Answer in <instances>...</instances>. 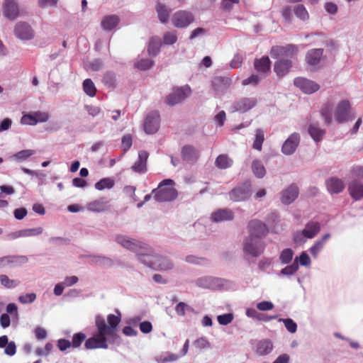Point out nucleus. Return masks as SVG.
<instances>
[{
    "mask_svg": "<svg viewBox=\"0 0 363 363\" xmlns=\"http://www.w3.org/2000/svg\"><path fill=\"white\" fill-rule=\"evenodd\" d=\"M116 314H108L106 319L101 315L95 316L96 332L94 335L86 340V335L82 332L75 333L71 342L74 348H78L85 341L86 350L108 348L109 344H114L119 338L118 327L121 321V313L116 310Z\"/></svg>",
    "mask_w": 363,
    "mask_h": 363,
    "instance_id": "f257e3e1",
    "label": "nucleus"
},
{
    "mask_svg": "<svg viewBox=\"0 0 363 363\" xmlns=\"http://www.w3.org/2000/svg\"><path fill=\"white\" fill-rule=\"evenodd\" d=\"M249 238L245 242L244 251L253 257L259 256L264 246L260 239L268 233L267 225L262 221L255 219L248 223Z\"/></svg>",
    "mask_w": 363,
    "mask_h": 363,
    "instance_id": "f03ea898",
    "label": "nucleus"
},
{
    "mask_svg": "<svg viewBox=\"0 0 363 363\" xmlns=\"http://www.w3.org/2000/svg\"><path fill=\"white\" fill-rule=\"evenodd\" d=\"M174 182L167 179L161 182L158 187L152 192L154 199L159 202L171 201L177 197V191L174 188Z\"/></svg>",
    "mask_w": 363,
    "mask_h": 363,
    "instance_id": "7ed1b4c3",
    "label": "nucleus"
},
{
    "mask_svg": "<svg viewBox=\"0 0 363 363\" xmlns=\"http://www.w3.org/2000/svg\"><path fill=\"white\" fill-rule=\"evenodd\" d=\"M116 241L123 247L134 251L137 253L140 262L145 257L146 252H150L151 250L145 244L138 240L130 238L125 235H118L116 237Z\"/></svg>",
    "mask_w": 363,
    "mask_h": 363,
    "instance_id": "20e7f679",
    "label": "nucleus"
},
{
    "mask_svg": "<svg viewBox=\"0 0 363 363\" xmlns=\"http://www.w3.org/2000/svg\"><path fill=\"white\" fill-rule=\"evenodd\" d=\"M148 252H146L141 262L155 270L167 271L172 269L173 264L169 259L163 257L152 255Z\"/></svg>",
    "mask_w": 363,
    "mask_h": 363,
    "instance_id": "39448f33",
    "label": "nucleus"
},
{
    "mask_svg": "<svg viewBox=\"0 0 363 363\" xmlns=\"http://www.w3.org/2000/svg\"><path fill=\"white\" fill-rule=\"evenodd\" d=\"M194 21V16L191 12L186 10L176 11L171 18L172 25L177 28H184L189 26Z\"/></svg>",
    "mask_w": 363,
    "mask_h": 363,
    "instance_id": "423d86ee",
    "label": "nucleus"
},
{
    "mask_svg": "<svg viewBox=\"0 0 363 363\" xmlns=\"http://www.w3.org/2000/svg\"><path fill=\"white\" fill-rule=\"evenodd\" d=\"M320 230V224L316 221H310L306 225L305 228L301 231H297L294 237L295 242H303V238H306L308 239L313 238Z\"/></svg>",
    "mask_w": 363,
    "mask_h": 363,
    "instance_id": "0eeeda50",
    "label": "nucleus"
},
{
    "mask_svg": "<svg viewBox=\"0 0 363 363\" xmlns=\"http://www.w3.org/2000/svg\"><path fill=\"white\" fill-rule=\"evenodd\" d=\"M191 94V89L188 86L177 88L165 99V103L169 106L176 105L184 100Z\"/></svg>",
    "mask_w": 363,
    "mask_h": 363,
    "instance_id": "6e6552de",
    "label": "nucleus"
},
{
    "mask_svg": "<svg viewBox=\"0 0 363 363\" xmlns=\"http://www.w3.org/2000/svg\"><path fill=\"white\" fill-rule=\"evenodd\" d=\"M49 118L50 115L47 112L33 111L24 114L21 119V122L24 125H35L38 123L46 122Z\"/></svg>",
    "mask_w": 363,
    "mask_h": 363,
    "instance_id": "1a4fd4ad",
    "label": "nucleus"
},
{
    "mask_svg": "<svg viewBox=\"0 0 363 363\" xmlns=\"http://www.w3.org/2000/svg\"><path fill=\"white\" fill-rule=\"evenodd\" d=\"M160 117L158 111L150 113L144 123V130L148 134L156 133L160 127Z\"/></svg>",
    "mask_w": 363,
    "mask_h": 363,
    "instance_id": "9d476101",
    "label": "nucleus"
},
{
    "mask_svg": "<svg viewBox=\"0 0 363 363\" xmlns=\"http://www.w3.org/2000/svg\"><path fill=\"white\" fill-rule=\"evenodd\" d=\"M14 34L22 40H30L34 37V31L31 26L26 22H18L16 24Z\"/></svg>",
    "mask_w": 363,
    "mask_h": 363,
    "instance_id": "9b49d317",
    "label": "nucleus"
},
{
    "mask_svg": "<svg viewBox=\"0 0 363 363\" xmlns=\"http://www.w3.org/2000/svg\"><path fill=\"white\" fill-rule=\"evenodd\" d=\"M230 199L234 202L247 200L250 196V185L245 184L234 188L229 193Z\"/></svg>",
    "mask_w": 363,
    "mask_h": 363,
    "instance_id": "f8f14e48",
    "label": "nucleus"
},
{
    "mask_svg": "<svg viewBox=\"0 0 363 363\" xmlns=\"http://www.w3.org/2000/svg\"><path fill=\"white\" fill-rule=\"evenodd\" d=\"M350 104L347 100L340 101L335 110V119L338 123H342L349 120Z\"/></svg>",
    "mask_w": 363,
    "mask_h": 363,
    "instance_id": "ddd939ff",
    "label": "nucleus"
},
{
    "mask_svg": "<svg viewBox=\"0 0 363 363\" xmlns=\"http://www.w3.org/2000/svg\"><path fill=\"white\" fill-rule=\"evenodd\" d=\"M300 143V135L297 133L291 134L284 141L281 147V152L286 155H292Z\"/></svg>",
    "mask_w": 363,
    "mask_h": 363,
    "instance_id": "4468645a",
    "label": "nucleus"
},
{
    "mask_svg": "<svg viewBox=\"0 0 363 363\" xmlns=\"http://www.w3.org/2000/svg\"><path fill=\"white\" fill-rule=\"evenodd\" d=\"M3 15L5 18L13 21L21 16L18 4L15 1H6L2 6Z\"/></svg>",
    "mask_w": 363,
    "mask_h": 363,
    "instance_id": "2eb2a0df",
    "label": "nucleus"
},
{
    "mask_svg": "<svg viewBox=\"0 0 363 363\" xmlns=\"http://www.w3.org/2000/svg\"><path fill=\"white\" fill-rule=\"evenodd\" d=\"M294 85L306 94H312L320 89V86L309 79L303 77H297L294 79Z\"/></svg>",
    "mask_w": 363,
    "mask_h": 363,
    "instance_id": "dca6fc26",
    "label": "nucleus"
},
{
    "mask_svg": "<svg viewBox=\"0 0 363 363\" xmlns=\"http://www.w3.org/2000/svg\"><path fill=\"white\" fill-rule=\"evenodd\" d=\"M181 156L184 161L189 164H194L199 158V152L193 145H184L181 150Z\"/></svg>",
    "mask_w": 363,
    "mask_h": 363,
    "instance_id": "f3484780",
    "label": "nucleus"
},
{
    "mask_svg": "<svg viewBox=\"0 0 363 363\" xmlns=\"http://www.w3.org/2000/svg\"><path fill=\"white\" fill-rule=\"evenodd\" d=\"M120 21L119 16L116 14L106 15L101 18L100 26L104 31L110 32L118 27Z\"/></svg>",
    "mask_w": 363,
    "mask_h": 363,
    "instance_id": "a211bd4d",
    "label": "nucleus"
},
{
    "mask_svg": "<svg viewBox=\"0 0 363 363\" xmlns=\"http://www.w3.org/2000/svg\"><path fill=\"white\" fill-rule=\"evenodd\" d=\"M86 208L89 211L96 213L106 211L110 208L109 201L105 197H101L89 202Z\"/></svg>",
    "mask_w": 363,
    "mask_h": 363,
    "instance_id": "6ab92c4d",
    "label": "nucleus"
},
{
    "mask_svg": "<svg viewBox=\"0 0 363 363\" xmlns=\"http://www.w3.org/2000/svg\"><path fill=\"white\" fill-rule=\"evenodd\" d=\"M254 67L257 73L266 77L270 72L271 62L267 56H264L254 61Z\"/></svg>",
    "mask_w": 363,
    "mask_h": 363,
    "instance_id": "aec40b11",
    "label": "nucleus"
},
{
    "mask_svg": "<svg viewBox=\"0 0 363 363\" xmlns=\"http://www.w3.org/2000/svg\"><path fill=\"white\" fill-rule=\"evenodd\" d=\"M149 154L147 151L141 150L138 152V159L131 167L133 172L139 174L145 173L147 170V160Z\"/></svg>",
    "mask_w": 363,
    "mask_h": 363,
    "instance_id": "412c9836",
    "label": "nucleus"
},
{
    "mask_svg": "<svg viewBox=\"0 0 363 363\" xmlns=\"http://www.w3.org/2000/svg\"><path fill=\"white\" fill-rule=\"evenodd\" d=\"M257 104V99L255 98H242L235 102L233 108L235 111L242 113L247 112Z\"/></svg>",
    "mask_w": 363,
    "mask_h": 363,
    "instance_id": "4be33fe9",
    "label": "nucleus"
},
{
    "mask_svg": "<svg viewBox=\"0 0 363 363\" xmlns=\"http://www.w3.org/2000/svg\"><path fill=\"white\" fill-rule=\"evenodd\" d=\"M326 186L330 194H339L343 191L345 185L342 179L333 177L326 181Z\"/></svg>",
    "mask_w": 363,
    "mask_h": 363,
    "instance_id": "5701e85b",
    "label": "nucleus"
},
{
    "mask_svg": "<svg viewBox=\"0 0 363 363\" xmlns=\"http://www.w3.org/2000/svg\"><path fill=\"white\" fill-rule=\"evenodd\" d=\"M348 191L354 200L362 199L363 198V184L357 180L351 182L348 185Z\"/></svg>",
    "mask_w": 363,
    "mask_h": 363,
    "instance_id": "b1692460",
    "label": "nucleus"
},
{
    "mask_svg": "<svg viewBox=\"0 0 363 363\" xmlns=\"http://www.w3.org/2000/svg\"><path fill=\"white\" fill-rule=\"evenodd\" d=\"M298 195V189L296 185L291 184L281 194V202L285 204L291 203Z\"/></svg>",
    "mask_w": 363,
    "mask_h": 363,
    "instance_id": "393cba45",
    "label": "nucleus"
},
{
    "mask_svg": "<svg viewBox=\"0 0 363 363\" xmlns=\"http://www.w3.org/2000/svg\"><path fill=\"white\" fill-rule=\"evenodd\" d=\"M233 218L234 213L230 209H218L211 214V219L215 222L231 220Z\"/></svg>",
    "mask_w": 363,
    "mask_h": 363,
    "instance_id": "a878e982",
    "label": "nucleus"
},
{
    "mask_svg": "<svg viewBox=\"0 0 363 363\" xmlns=\"http://www.w3.org/2000/svg\"><path fill=\"white\" fill-rule=\"evenodd\" d=\"M255 352L258 355L263 356L269 354L272 349L273 345L269 340H261L256 342Z\"/></svg>",
    "mask_w": 363,
    "mask_h": 363,
    "instance_id": "bb28decb",
    "label": "nucleus"
},
{
    "mask_svg": "<svg viewBox=\"0 0 363 363\" xmlns=\"http://www.w3.org/2000/svg\"><path fill=\"white\" fill-rule=\"evenodd\" d=\"M291 67V61L288 60H281L274 64V72L279 77L286 75Z\"/></svg>",
    "mask_w": 363,
    "mask_h": 363,
    "instance_id": "cd10ccee",
    "label": "nucleus"
},
{
    "mask_svg": "<svg viewBox=\"0 0 363 363\" xmlns=\"http://www.w3.org/2000/svg\"><path fill=\"white\" fill-rule=\"evenodd\" d=\"M323 50L316 48L311 50L306 55V62L310 65H315L319 63L323 56Z\"/></svg>",
    "mask_w": 363,
    "mask_h": 363,
    "instance_id": "c85d7f7f",
    "label": "nucleus"
},
{
    "mask_svg": "<svg viewBox=\"0 0 363 363\" xmlns=\"http://www.w3.org/2000/svg\"><path fill=\"white\" fill-rule=\"evenodd\" d=\"M26 262H27V258L24 256H5L0 257V267L16 265Z\"/></svg>",
    "mask_w": 363,
    "mask_h": 363,
    "instance_id": "c756f323",
    "label": "nucleus"
},
{
    "mask_svg": "<svg viewBox=\"0 0 363 363\" xmlns=\"http://www.w3.org/2000/svg\"><path fill=\"white\" fill-rule=\"evenodd\" d=\"M308 133L314 141L318 143L323 140L325 134V130L324 129H321L316 124H311L308 126Z\"/></svg>",
    "mask_w": 363,
    "mask_h": 363,
    "instance_id": "7c9ffc66",
    "label": "nucleus"
},
{
    "mask_svg": "<svg viewBox=\"0 0 363 363\" xmlns=\"http://www.w3.org/2000/svg\"><path fill=\"white\" fill-rule=\"evenodd\" d=\"M233 160L225 154L219 155L215 161V164L218 169H224L233 165Z\"/></svg>",
    "mask_w": 363,
    "mask_h": 363,
    "instance_id": "2f4dec72",
    "label": "nucleus"
},
{
    "mask_svg": "<svg viewBox=\"0 0 363 363\" xmlns=\"http://www.w3.org/2000/svg\"><path fill=\"white\" fill-rule=\"evenodd\" d=\"M156 11L160 21L162 23H165L168 21L170 11L164 4L160 2L157 3L156 6Z\"/></svg>",
    "mask_w": 363,
    "mask_h": 363,
    "instance_id": "473e14b6",
    "label": "nucleus"
},
{
    "mask_svg": "<svg viewBox=\"0 0 363 363\" xmlns=\"http://www.w3.org/2000/svg\"><path fill=\"white\" fill-rule=\"evenodd\" d=\"M252 169L254 174L258 178H262L266 174V169L262 162L259 160H255L252 162Z\"/></svg>",
    "mask_w": 363,
    "mask_h": 363,
    "instance_id": "72a5a7b5",
    "label": "nucleus"
},
{
    "mask_svg": "<svg viewBox=\"0 0 363 363\" xmlns=\"http://www.w3.org/2000/svg\"><path fill=\"white\" fill-rule=\"evenodd\" d=\"M264 141V131L262 129H257L255 131V140L253 142L252 147L258 151H261Z\"/></svg>",
    "mask_w": 363,
    "mask_h": 363,
    "instance_id": "f704fd0d",
    "label": "nucleus"
},
{
    "mask_svg": "<svg viewBox=\"0 0 363 363\" xmlns=\"http://www.w3.org/2000/svg\"><path fill=\"white\" fill-rule=\"evenodd\" d=\"M332 110L333 104L330 103L326 104L320 111L322 117L323 118L326 124L330 125L332 123Z\"/></svg>",
    "mask_w": 363,
    "mask_h": 363,
    "instance_id": "c9c22d12",
    "label": "nucleus"
},
{
    "mask_svg": "<svg viewBox=\"0 0 363 363\" xmlns=\"http://www.w3.org/2000/svg\"><path fill=\"white\" fill-rule=\"evenodd\" d=\"M83 90L90 97H94L96 93V88L91 79L83 82Z\"/></svg>",
    "mask_w": 363,
    "mask_h": 363,
    "instance_id": "e433bc0d",
    "label": "nucleus"
},
{
    "mask_svg": "<svg viewBox=\"0 0 363 363\" xmlns=\"http://www.w3.org/2000/svg\"><path fill=\"white\" fill-rule=\"evenodd\" d=\"M95 188L101 191L105 189H111L114 186V181L111 178H104L95 184Z\"/></svg>",
    "mask_w": 363,
    "mask_h": 363,
    "instance_id": "4c0bfd02",
    "label": "nucleus"
},
{
    "mask_svg": "<svg viewBox=\"0 0 363 363\" xmlns=\"http://www.w3.org/2000/svg\"><path fill=\"white\" fill-rule=\"evenodd\" d=\"M0 283L2 286L7 289H12L18 285L19 281L11 279L5 274L0 275Z\"/></svg>",
    "mask_w": 363,
    "mask_h": 363,
    "instance_id": "58836bf2",
    "label": "nucleus"
},
{
    "mask_svg": "<svg viewBox=\"0 0 363 363\" xmlns=\"http://www.w3.org/2000/svg\"><path fill=\"white\" fill-rule=\"evenodd\" d=\"M264 78H265V77L264 76H262V74H259V73H257V74H252L249 77H247V79H245L243 80L242 84L243 85L252 84V85L256 86Z\"/></svg>",
    "mask_w": 363,
    "mask_h": 363,
    "instance_id": "ea45409f",
    "label": "nucleus"
},
{
    "mask_svg": "<svg viewBox=\"0 0 363 363\" xmlns=\"http://www.w3.org/2000/svg\"><path fill=\"white\" fill-rule=\"evenodd\" d=\"M298 269V257H296L294 262L284 267L281 270V274L286 276H291L294 274Z\"/></svg>",
    "mask_w": 363,
    "mask_h": 363,
    "instance_id": "a19ab883",
    "label": "nucleus"
},
{
    "mask_svg": "<svg viewBox=\"0 0 363 363\" xmlns=\"http://www.w3.org/2000/svg\"><path fill=\"white\" fill-rule=\"evenodd\" d=\"M294 13L301 20L306 21L309 18V14H308L307 10L301 4H299V5H297L296 6H295Z\"/></svg>",
    "mask_w": 363,
    "mask_h": 363,
    "instance_id": "79ce46f5",
    "label": "nucleus"
},
{
    "mask_svg": "<svg viewBox=\"0 0 363 363\" xmlns=\"http://www.w3.org/2000/svg\"><path fill=\"white\" fill-rule=\"evenodd\" d=\"M21 236L23 237H32L41 234L43 228L41 227L20 230Z\"/></svg>",
    "mask_w": 363,
    "mask_h": 363,
    "instance_id": "37998d69",
    "label": "nucleus"
},
{
    "mask_svg": "<svg viewBox=\"0 0 363 363\" xmlns=\"http://www.w3.org/2000/svg\"><path fill=\"white\" fill-rule=\"evenodd\" d=\"M294 252L291 249H284L280 255L279 259L283 264L289 263L293 257Z\"/></svg>",
    "mask_w": 363,
    "mask_h": 363,
    "instance_id": "c03bdc74",
    "label": "nucleus"
},
{
    "mask_svg": "<svg viewBox=\"0 0 363 363\" xmlns=\"http://www.w3.org/2000/svg\"><path fill=\"white\" fill-rule=\"evenodd\" d=\"M152 61L149 59H141L135 62V67L140 70H146L152 66Z\"/></svg>",
    "mask_w": 363,
    "mask_h": 363,
    "instance_id": "a18cd8bd",
    "label": "nucleus"
},
{
    "mask_svg": "<svg viewBox=\"0 0 363 363\" xmlns=\"http://www.w3.org/2000/svg\"><path fill=\"white\" fill-rule=\"evenodd\" d=\"M103 82L108 87H113L116 82L115 74L112 72H107L103 77Z\"/></svg>",
    "mask_w": 363,
    "mask_h": 363,
    "instance_id": "49530a36",
    "label": "nucleus"
},
{
    "mask_svg": "<svg viewBox=\"0 0 363 363\" xmlns=\"http://www.w3.org/2000/svg\"><path fill=\"white\" fill-rule=\"evenodd\" d=\"M177 36L175 32H167L164 35L163 40L166 45H173L177 42Z\"/></svg>",
    "mask_w": 363,
    "mask_h": 363,
    "instance_id": "de8ad7c7",
    "label": "nucleus"
},
{
    "mask_svg": "<svg viewBox=\"0 0 363 363\" xmlns=\"http://www.w3.org/2000/svg\"><path fill=\"white\" fill-rule=\"evenodd\" d=\"M280 321H283L287 330L291 333H294L297 330L296 323L290 318L280 319Z\"/></svg>",
    "mask_w": 363,
    "mask_h": 363,
    "instance_id": "09e8293b",
    "label": "nucleus"
},
{
    "mask_svg": "<svg viewBox=\"0 0 363 363\" xmlns=\"http://www.w3.org/2000/svg\"><path fill=\"white\" fill-rule=\"evenodd\" d=\"M34 154L35 151L33 150H23L15 154L14 157L18 160H24Z\"/></svg>",
    "mask_w": 363,
    "mask_h": 363,
    "instance_id": "8fccbe9b",
    "label": "nucleus"
},
{
    "mask_svg": "<svg viewBox=\"0 0 363 363\" xmlns=\"http://www.w3.org/2000/svg\"><path fill=\"white\" fill-rule=\"evenodd\" d=\"M324 243L323 241L318 240L317 241L314 245H313L310 248V252L311 254L314 257H316L319 253V252L323 248Z\"/></svg>",
    "mask_w": 363,
    "mask_h": 363,
    "instance_id": "3c124183",
    "label": "nucleus"
},
{
    "mask_svg": "<svg viewBox=\"0 0 363 363\" xmlns=\"http://www.w3.org/2000/svg\"><path fill=\"white\" fill-rule=\"evenodd\" d=\"M233 319V316L231 313H226L223 315H218L217 318L218 322L219 324L223 325H226L232 322Z\"/></svg>",
    "mask_w": 363,
    "mask_h": 363,
    "instance_id": "603ef678",
    "label": "nucleus"
},
{
    "mask_svg": "<svg viewBox=\"0 0 363 363\" xmlns=\"http://www.w3.org/2000/svg\"><path fill=\"white\" fill-rule=\"evenodd\" d=\"M132 137L130 135H125L122 138V147L124 152H126L132 146Z\"/></svg>",
    "mask_w": 363,
    "mask_h": 363,
    "instance_id": "864d4df0",
    "label": "nucleus"
},
{
    "mask_svg": "<svg viewBox=\"0 0 363 363\" xmlns=\"http://www.w3.org/2000/svg\"><path fill=\"white\" fill-rule=\"evenodd\" d=\"M35 298L36 295L34 293L26 294L18 297L19 301L22 303H32L35 300Z\"/></svg>",
    "mask_w": 363,
    "mask_h": 363,
    "instance_id": "5fc2aeb1",
    "label": "nucleus"
},
{
    "mask_svg": "<svg viewBox=\"0 0 363 363\" xmlns=\"http://www.w3.org/2000/svg\"><path fill=\"white\" fill-rule=\"evenodd\" d=\"M324 9L330 14L335 15L337 13L338 7L333 2H326L324 4Z\"/></svg>",
    "mask_w": 363,
    "mask_h": 363,
    "instance_id": "6e6d98bb",
    "label": "nucleus"
},
{
    "mask_svg": "<svg viewBox=\"0 0 363 363\" xmlns=\"http://www.w3.org/2000/svg\"><path fill=\"white\" fill-rule=\"evenodd\" d=\"M257 308L259 311H266L274 308V304L267 301H264L257 304Z\"/></svg>",
    "mask_w": 363,
    "mask_h": 363,
    "instance_id": "4d7b16f0",
    "label": "nucleus"
},
{
    "mask_svg": "<svg viewBox=\"0 0 363 363\" xmlns=\"http://www.w3.org/2000/svg\"><path fill=\"white\" fill-rule=\"evenodd\" d=\"M294 47H283V46H281V47H273L272 49V52H271V54L273 55L274 53L275 52H291V53H293L294 52Z\"/></svg>",
    "mask_w": 363,
    "mask_h": 363,
    "instance_id": "13d9d810",
    "label": "nucleus"
},
{
    "mask_svg": "<svg viewBox=\"0 0 363 363\" xmlns=\"http://www.w3.org/2000/svg\"><path fill=\"white\" fill-rule=\"evenodd\" d=\"M4 352L9 355L13 356L16 352V346L14 342H9L5 348Z\"/></svg>",
    "mask_w": 363,
    "mask_h": 363,
    "instance_id": "bf43d9fd",
    "label": "nucleus"
},
{
    "mask_svg": "<svg viewBox=\"0 0 363 363\" xmlns=\"http://www.w3.org/2000/svg\"><path fill=\"white\" fill-rule=\"evenodd\" d=\"M72 346L71 342L66 339H60L57 341V347L60 350L65 351Z\"/></svg>",
    "mask_w": 363,
    "mask_h": 363,
    "instance_id": "052dcab7",
    "label": "nucleus"
},
{
    "mask_svg": "<svg viewBox=\"0 0 363 363\" xmlns=\"http://www.w3.org/2000/svg\"><path fill=\"white\" fill-rule=\"evenodd\" d=\"M140 330L143 333H149L152 330V325L149 321H143L140 323Z\"/></svg>",
    "mask_w": 363,
    "mask_h": 363,
    "instance_id": "680f3d73",
    "label": "nucleus"
},
{
    "mask_svg": "<svg viewBox=\"0 0 363 363\" xmlns=\"http://www.w3.org/2000/svg\"><path fill=\"white\" fill-rule=\"evenodd\" d=\"M58 0H38V6L41 8L56 6Z\"/></svg>",
    "mask_w": 363,
    "mask_h": 363,
    "instance_id": "e2e57ef3",
    "label": "nucleus"
},
{
    "mask_svg": "<svg viewBox=\"0 0 363 363\" xmlns=\"http://www.w3.org/2000/svg\"><path fill=\"white\" fill-rule=\"evenodd\" d=\"M0 324L4 328H8L11 324V319L7 313H3L0 316Z\"/></svg>",
    "mask_w": 363,
    "mask_h": 363,
    "instance_id": "0e129e2a",
    "label": "nucleus"
},
{
    "mask_svg": "<svg viewBox=\"0 0 363 363\" xmlns=\"http://www.w3.org/2000/svg\"><path fill=\"white\" fill-rule=\"evenodd\" d=\"M242 62V57L240 55H235L230 62L231 67L235 69L241 66Z\"/></svg>",
    "mask_w": 363,
    "mask_h": 363,
    "instance_id": "69168bd1",
    "label": "nucleus"
},
{
    "mask_svg": "<svg viewBox=\"0 0 363 363\" xmlns=\"http://www.w3.org/2000/svg\"><path fill=\"white\" fill-rule=\"evenodd\" d=\"M85 108L87 111L88 113L91 116H96L99 115V113L101 112V108L99 106H86Z\"/></svg>",
    "mask_w": 363,
    "mask_h": 363,
    "instance_id": "338daca9",
    "label": "nucleus"
},
{
    "mask_svg": "<svg viewBox=\"0 0 363 363\" xmlns=\"http://www.w3.org/2000/svg\"><path fill=\"white\" fill-rule=\"evenodd\" d=\"M35 335L37 339L43 340L47 337V332L44 328L41 327H37L35 329Z\"/></svg>",
    "mask_w": 363,
    "mask_h": 363,
    "instance_id": "774afa93",
    "label": "nucleus"
}]
</instances>
